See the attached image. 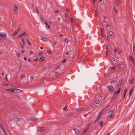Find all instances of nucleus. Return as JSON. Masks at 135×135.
Returning <instances> with one entry per match:
<instances>
[{"instance_id": "f257e3e1", "label": "nucleus", "mask_w": 135, "mask_h": 135, "mask_svg": "<svg viewBox=\"0 0 135 135\" xmlns=\"http://www.w3.org/2000/svg\"><path fill=\"white\" fill-rule=\"evenodd\" d=\"M123 83V79H121L119 82L118 85V89L117 91L115 92L111 98V99L116 98L120 92V88Z\"/></svg>"}, {"instance_id": "f03ea898", "label": "nucleus", "mask_w": 135, "mask_h": 135, "mask_svg": "<svg viewBox=\"0 0 135 135\" xmlns=\"http://www.w3.org/2000/svg\"><path fill=\"white\" fill-rule=\"evenodd\" d=\"M45 129L44 127H37V131L39 132H43L45 131Z\"/></svg>"}, {"instance_id": "7ed1b4c3", "label": "nucleus", "mask_w": 135, "mask_h": 135, "mask_svg": "<svg viewBox=\"0 0 135 135\" xmlns=\"http://www.w3.org/2000/svg\"><path fill=\"white\" fill-rule=\"evenodd\" d=\"M22 44L21 42H19V43L22 49H23L24 48V45L25 44V42L24 39L23 38L22 39Z\"/></svg>"}, {"instance_id": "20e7f679", "label": "nucleus", "mask_w": 135, "mask_h": 135, "mask_svg": "<svg viewBox=\"0 0 135 135\" xmlns=\"http://www.w3.org/2000/svg\"><path fill=\"white\" fill-rule=\"evenodd\" d=\"M14 13L15 15H16L18 12V8L17 6L15 5L14 7Z\"/></svg>"}, {"instance_id": "39448f33", "label": "nucleus", "mask_w": 135, "mask_h": 135, "mask_svg": "<svg viewBox=\"0 0 135 135\" xmlns=\"http://www.w3.org/2000/svg\"><path fill=\"white\" fill-rule=\"evenodd\" d=\"M21 29V28H18L12 34V36H13V35L15 36L18 33V32Z\"/></svg>"}, {"instance_id": "423d86ee", "label": "nucleus", "mask_w": 135, "mask_h": 135, "mask_svg": "<svg viewBox=\"0 0 135 135\" xmlns=\"http://www.w3.org/2000/svg\"><path fill=\"white\" fill-rule=\"evenodd\" d=\"M85 108H86V107H83L77 109L76 110V111L77 112H78V111H82L83 110H84L85 109Z\"/></svg>"}, {"instance_id": "0eeeda50", "label": "nucleus", "mask_w": 135, "mask_h": 135, "mask_svg": "<svg viewBox=\"0 0 135 135\" xmlns=\"http://www.w3.org/2000/svg\"><path fill=\"white\" fill-rule=\"evenodd\" d=\"M2 33H0V35L2 37L3 39L4 40H5L6 39V34H3V36H2Z\"/></svg>"}, {"instance_id": "6e6552de", "label": "nucleus", "mask_w": 135, "mask_h": 135, "mask_svg": "<svg viewBox=\"0 0 135 135\" xmlns=\"http://www.w3.org/2000/svg\"><path fill=\"white\" fill-rule=\"evenodd\" d=\"M45 58L44 56L41 57L39 60L38 61L39 62H41L42 61H44L45 60Z\"/></svg>"}, {"instance_id": "1a4fd4ad", "label": "nucleus", "mask_w": 135, "mask_h": 135, "mask_svg": "<svg viewBox=\"0 0 135 135\" xmlns=\"http://www.w3.org/2000/svg\"><path fill=\"white\" fill-rule=\"evenodd\" d=\"M109 89L110 91H112V92H113L114 91V88L112 86H108Z\"/></svg>"}, {"instance_id": "9d476101", "label": "nucleus", "mask_w": 135, "mask_h": 135, "mask_svg": "<svg viewBox=\"0 0 135 135\" xmlns=\"http://www.w3.org/2000/svg\"><path fill=\"white\" fill-rule=\"evenodd\" d=\"M129 59L130 60L132 61L133 64H134L135 63L133 58L131 55H130L129 56Z\"/></svg>"}, {"instance_id": "9b49d317", "label": "nucleus", "mask_w": 135, "mask_h": 135, "mask_svg": "<svg viewBox=\"0 0 135 135\" xmlns=\"http://www.w3.org/2000/svg\"><path fill=\"white\" fill-rule=\"evenodd\" d=\"M30 119L31 121H35L37 120V118L34 117L31 118Z\"/></svg>"}, {"instance_id": "f8f14e48", "label": "nucleus", "mask_w": 135, "mask_h": 135, "mask_svg": "<svg viewBox=\"0 0 135 135\" xmlns=\"http://www.w3.org/2000/svg\"><path fill=\"white\" fill-rule=\"evenodd\" d=\"M134 87H133L131 90L130 91V93H129V96H131L132 93L133 92V91L134 90Z\"/></svg>"}, {"instance_id": "ddd939ff", "label": "nucleus", "mask_w": 135, "mask_h": 135, "mask_svg": "<svg viewBox=\"0 0 135 135\" xmlns=\"http://www.w3.org/2000/svg\"><path fill=\"white\" fill-rule=\"evenodd\" d=\"M74 130L76 134H78L80 132V131L77 129L75 128L74 129Z\"/></svg>"}, {"instance_id": "4468645a", "label": "nucleus", "mask_w": 135, "mask_h": 135, "mask_svg": "<svg viewBox=\"0 0 135 135\" xmlns=\"http://www.w3.org/2000/svg\"><path fill=\"white\" fill-rule=\"evenodd\" d=\"M2 85L3 86H7V87L8 88H11V87H10L12 86L11 85H7L6 84H2Z\"/></svg>"}, {"instance_id": "2eb2a0df", "label": "nucleus", "mask_w": 135, "mask_h": 135, "mask_svg": "<svg viewBox=\"0 0 135 135\" xmlns=\"http://www.w3.org/2000/svg\"><path fill=\"white\" fill-rule=\"evenodd\" d=\"M41 38L42 40L45 42H46L47 41V39L44 37H41Z\"/></svg>"}, {"instance_id": "dca6fc26", "label": "nucleus", "mask_w": 135, "mask_h": 135, "mask_svg": "<svg viewBox=\"0 0 135 135\" xmlns=\"http://www.w3.org/2000/svg\"><path fill=\"white\" fill-rule=\"evenodd\" d=\"M100 117L98 115V117H97V119H96V120H95L94 122V124H95L97 122L98 120L100 118Z\"/></svg>"}, {"instance_id": "f3484780", "label": "nucleus", "mask_w": 135, "mask_h": 135, "mask_svg": "<svg viewBox=\"0 0 135 135\" xmlns=\"http://www.w3.org/2000/svg\"><path fill=\"white\" fill-rule=\"evenodd\" d=\"M68 106L66 105H65L64 107V108L63 109V110H65L66 111H67L68 110V109H67Z\"/></svg>"}, {"instance_id": "a211bd4d", "label": "nucleus", "mask_w": 135, "mask_h": 135, "mask_svg": "<svg viewBox=\"0 0 135 135\" xmlns=\"http://www.w3.org/2000/svg\"><path fill=\"white\" fill-rule=\"evenodd\" d=\"M109 33L110 35L112 36L113 37L114 36V34L113 32L112 31H110L109 32Z\"/></svg>"}, {"instance_id": "6ab92c4d", "label": "nucleus", "mask_w": 135, "mask_h": 135, "mask_svg": "<svg viewBox=\"0 0 135 135\" xmlns=\"http://www.w3.org/2000/svg\"><path fill=\"white\" fill-rule=\"evenodd\" d=\"M113 113V111L112 110H110L108 113V114L109 115V116L111 114H112Z\"/></svg>"}, {"instance_id": "aec40b11", "label": "nucleus", "mask_w": 135, "mask_h": 135, "mask_svg": "<svg viewBox=\"0 0 135 135\" xmlns=\"http://www.w3.org/2000/svg\"><path fill=\"white\" fill-rule=\"evenodd\" d=\"M114 10L115 12L117 14V13L118 11L115 7H114Z\"/></svg>"}, {"instance_id": "412c9836", "label": "nucleus", "mask_w": 135, "mask_h": 135, "mask_svg": "<svg viewBox=\"0 0 135 135\" xmlns=\"http://www.w3.org/2000/svg\"><path fill=\"white\" fill-rule=\"evenodd\" d=\"M22 64H21L19 66L18 69V72L20 71L21 70V67H22Z\"/></svg>"}, {"instance_id": "4be33fe9", "label": "nucleus", "mask_w": 135, "mask_h": 135, "mask_svg": "<svg viewBox=\"0 0 135 135\" xmlns=\"http://www.w3.org/2000/svg\"><path fill=\"white\" fill-rule=\"evenodd\" d=\"M0 128L2 130L4 128L3 127L2 124V123H1L0 122Z\"/></svg>"}, {"instance_id": "5701e85b", "label": "nucleus", "mask_w": 135, "mask_h": 135, "mask_svg": "<svg viewBox=\"0 0 135 135\" xmlns=\"http://www.w3.org/2000/svg\"><path fill=\"white\" fill-rule=\"evenodd\" d=\"M103 121H101L99 123L100 126L101 127H103Z\"/></svg>"}, {"instance_id": "b1692460", "label": "nucleus", "mask_w": 135, "mask_h": 135, "mask_svg": "<svg viewBox=\"0 0 135 135\" xmlns=\"http://www.w3.org/2000/svg\"><path fill=\"white\" fill-rule=\"evenodd\" d=\"M116 69V68L115 67H112L109 68V69L110 70H115Z\"/></svg>"}, {"instance_id": "393cba45", "label": "nucleus", "mask_w": 135, "mask_h": 135, "mask_svg": "<svg viewBox=\"0 0 135 135\" xmlns=\"http://www.w3.org/2000/svg\"><path fill=\"white\" fill-rule=\"evenodd\" d=\"M98 10L97 9H96L95 10V16H97V14H98Z\"/></svg>"}, {"instance_id": "a878e982", "label": "nucleus", "mask_w": 135, "mask_h": 135, "mask_svg": "<svg viewBox=\"0 0 135 135\" xmlns=\"http://www.w3.org/2000/svg\"><path fill=\"white\" fill-rule=\"evenodd\" d=\"M17 90V93H18L21 92V91H22V90H20L19 89H16Z\"/></svg>"}, {"instance_id": "bb28decb", "label": "nucleus", "mask_w": 135, "mask_h": 135, "mask_svg": "<svg viewBox=\"0 0 135 135\" xmlns=\"http://www.w3.org/2000/svg\"><path fill=\"white\" fill-rule=\"evenodd\" d=\"M6 90L7 91H9L11 92L12 91H12L13 89H6Z\"/></svg>"}, {"instance_id": "cd10ccee", "label": "nucleus", "mask_w": 135, "mask_h": 135, "mask_svg": "<svg viewBox=\"0 0 135 135\" xmlns=\"http://www.w3.org/2000/svg\"><path fill=\"white\" fill-rule=\"evenodd\" d=\"M36 11L37 13L39 14V12L38 11V9L36 7H35Z\"/></svg>"}, {"instance_id": "c85d7f7f", "label": "nucleus", "mask_w": 135, "mask_h": 135, "mask_svg": "<svg viewBox=\"0 0 135 135\" xmlns=\"http://www.w3.org/2000/svg\"><path fill=\"white\" fill-rule=\"evenodd\" d=\"M12 91V92L14 93H17V90L16 89H13Z\"/></svg>"}, {"instance_id": "c756f323", "label": "nucleus", "mask_w": 135, "mask_h": 135, "mask_svg": "<svg viewBox=\"0 0 135 135\" xmlns=\"http://www.w3.org/2000/svg\"><path fill=\"white\" fill-rule=\"evenodd\" d=\"M27 42L28 43V44L30 46H31V43L30 42V41H29V40H27Z\"/></svg>"}, {"instance_id": "7c9ffc66", "label": "nucleus", "mask_w": 135, "mask_h": 135, "mask_svg": "<svg viewBox=\"0 0 135 135\" xmlns=\"http://www.w3.org/2000/svg\"><path fill=\"white\" fill-rule=\"evenodd\" d=\"M55 75L57 77L59 75V73L58 72H56L55 74Z\"/></svg>"}, {"instance_id": "2f4dec72", "label": "nucleus", "mask_w": 135, "mask_h": 135, "mask_svg": "<svg viewBox=\"0 0 135 135\" xmlns=\"http://www.w3.org/2000/svg\"><path fill=\"white\" fill-rule=\"evenodd\" d=\"M15 119L16 121L17 122H19L20 121V119L19 118H15Z\"/></svg>"}, {"instance_id": "473e14b6", "label": "nucleus", "mask_w": 135, "mask_h": 135, "mask_svg": "<svg viewBox=\"0 0 135 135\" xmlns=\"http://www.w3.org/2000/svg\"><path fill=\"white\" fill-rule=\"evenodd\" d=\"M72 114L71 113H68L66 115V116H70L71 114Z\"/></svg>"}, {"instance_id": "72a5a7b5", "label": "nucleus", "mask_w": 135, "mask_h": 135, "mask_svg": "<svg viewBox=\"0 0 135 135\" xmlns=\"http://www.w3.org/2000/svg\"><path fill=\"white\" fill-rule=\"evenodd\" d=\"M127 91V89H125L124 91V94H126V92Z\"/></svg>"}, {"instance_id": "f704fd0d", "label": "nucleus", "mask_w": 135, "mask_h": 135, "mask_svg": "<svg viewBox=\"0 0 135 135\" xmlns=\"http://www.w3.org/2000/svg\"><path fill=\"white\" fill-rule=\"evenodd\" d=\"M100 29H101V34H103L104 29L103 28H101Z\"/></svg>"}, {"instance_id": "c9c22d12", "label": "nucleus", "mask_w": 135, "mask_h": 135, "mask_svg": "<svg viewBox=\"0 0 135 135\" xmlns=\"http://www.w3.org/2000/svg\"><path fill=\"white\" fill-rule=\"evenodd\" d=\"M103 109L101 111L100 113L99 114L98 116H99L100 117L101 114H102L103 112H104V111H103Z\"/></svg>"}, {"instance_id": "e433bc0d", "label": "nucleus", "mask_w": 135, "mask_h": 135, "mask_svg": "<svg viewBox=\"0 0 135 135\" xmlns=\"http://www.w3.org/2000/svg\"><path fill=\"white\" fill-rule=\"evenodd\" d=\"M109 105H107L103 109V111H104L107 107H109Z\"/></svg>"}, {"instance_id": "4c0bfd02", "label": "nucleus", "mask_w": 135, "mask_h": 135, "mask_svg": "<svg viewBox=\"0 0 135 135\" xmlns=\"http://www.w3.org/2000/svg\"><path fill=\"white\" fill-rule=\"evenodd\" d=\"M109 116L110 117V118H113L114 117V115L113 114H111V115H110Z\"/></svg>"}, {"instance_id": "58836bf2", "label": "nucleus", "mask_w": 135, "mask_h": 135, "mask_svg": "<svg viewBox=\"0 0 135 135\" xmlns=\"http://www.w3.org/2000/svg\"><path fill=\"white\" fill-rule=\"evenodd\" d=\"M109 45H107L106 47V49H107V50L109 51Z\"/></svg>"}, {"instance_id": "ea45409f", "label": "nucleus", "mask_w": 135, "mask_h": 135, "mask_svg": "<svg viewBox=\"0 0 135 135\" xmlns=\"http://www.w3.org/2000/svg\"><path fill=\"white\" fill-rule=\"evenodd\" d=\"M33 78L32 76H31L30 78V81L31 82L33 80Z\"/></svg>"}, {"instance_id": "a19ab883", "label": "nucleus", "mask_w": 135, "mask_h": 135, "mask_svg": "<svg viewBox=\"0 0 135 135\" xmlns=\"http://www.w3.org/2000/svg\"><path fill=\"white\" fill-rule=\"evenodd\" d=\"M69 41V40H68V39L67 38H66L65 39V41L66 42H68Z\"/></svg>"}, {"instance_id": "79ce46f5", "label": "nucleus", "mask_w": 135, "mask_h": 135, "mask_svg": "<svg viewBox=\"0 0 135 135\" xmlns=\"http://www.w3.org/2000/svg\"><path fill=\"white\" fill-rule=\"evenodd\" d=\"M100 103V101L99 100H97L96 102V103L97 104H98Z\"/></svg>"}, {"instance_id": "37998d69", "label": "nucleus", "mask_w": 135, "mask_h": 135, "mask_svg": "<svg viewBox=\"0 0 135 135\" xmlns=\"http://www.w3.org/2000/svg\"><path fill=\"white\" fill-rule=\"evenodd\" d=\"M23 34H21V35H20L18 37V38H19V37H20L22 36H23Z\"/></svg>"}, {"instance_id": "c03bdc74", "label": "nucleus", "mask_w": 135, "mask_h": 135, "mask_svg": "<svg viewBox=\"0 0 135 135\" xmlns=\"http://www.w3.org/2000/svg\"><path fill=\"white\" fill-rule=\"evenodd\" d=\"M2 131L4 132V133H6V132L5 130V129L4 128L2 130Z\"/></svg>"}, {"instance_id": "a18cd8bd", "label": "nucleus", "mask_w": 135, "mask_h": 135, "mask_svg": "<svg viewBox=\"0 0 135 135\" xmlns=\"http://www.w3.org/2000/svg\"><path fill=\"white\" fill-rule=\"evenodd\" d=\"M2 131L4 132V133H6V132L5 130V129L4 128L2 130Z\"/></svg>"}, {"instance_id": "49530a36", "label": "nucleus", "mask_w": 135, "mask_h": 135, "mask_svg": "<svg viewBox=\"0 0 135 135\" xmlns=\"http://www.w3.org/2000/svg\"><path fill=\"white\" fill-rule=\"evenodd\" d=\"M133 49H134L135 47V44L134 43H133Z\"/></svg>"}, {"instance_id": "de8ad7c7", "label": "nucleus", "mask_w": 135, "mask_h": 135, "mask_svg": "<svg viewBox=\"0 0 135 135\" xmlns=\"http://www.w3.org/2000/svg\"><path fill=\"white\" fill-rule=\"evenodd\" d=\"M47 68L45 67H44L42 69V70L43 71H45L46 70Z\"/></svg>"}, {"instance_id": "09e8293b", "label": "nucleus", "mask_w": 135, "mask_h": 135, "mask_svg": "<svg viewBox=\"0 0 135 135\" xmlns=\"http://www.w3.org/2000/svg\"><path fill=\"white\" fill-rule=\"evenodd\" d=\"M87 131H86L85 130H84L83 132L82 133H83L84 134Z\"/></svg>"}, {"instance_id": "8fccbe9b", "label": "nucleus", "mask_w": 135, "mask_h": 135, "mask_svg": "<svg viewBox=\"0 0 135 135\" xmlns=\"http://www.w3.org/2000/svg\"><path fill=\"white\" fill-rule=\"evenodd\" d=\"M109 51L107 50L106 51V55L107 56L108 55Z\"/></svg>"}, {"instance_id": "3c124183", "label": "nucleus", "mask_w": 135, "mask_h": 135, "mask_svg": "<svg viewBox=\"0 0 135 135\" xmlns=\"http://www.w3.org/2000/svg\"><path fill=\"white\" fill-rule=\"evenodd\" d=\"M55 12L56 13H58L59 12V11L57 10H56L55 11Z\"/></svg>"}, {"instance_id": "603ef678", "label": "nucleus", "mask_w": 135, "mask_h": 135, "mask_svg": "<svg viewBox=\"0 0 135 135\" xmlns=\"http://www.w3.org/2000/svg\"><path fill=\"white\" fill-rule=\"evenodd\" d=\"M70 21H71V22H72V23H73V20L71 18H70Z\"/></svg>"}, {"instance_id": "864d4df0", "label": "nucleus", "mask_w": 135, "mask_h": 135, "mask_svg": "<svg viewBox=\"0 0 135 135\" xmlns=\"http://www.w3.org/2000/svg\"><path fill=\"white\" fill-rule=\"evenodd\" d=\"M132 80L131 79H130L129 80V83H131L132 84Z\"/></svg>"}, {"instance_id": "5fc2aeb1", "label": "nucleus", "mask_w": 135, "mask_h": 135, "mask_svg": "<svg viewBox=\"0 0 135 135\" xmlns=\"http://www.w3.org/2000/svg\"><path fill=\"white\" fill-rule=\"evenodd\" d=\"M106 26L107 27H110V25L109 24H108Z\"/></svg>"}, {"instance_id": "6e6d98bb", "label": "nucleus", "mask_w": 135, "mask_h": 135, "mask_svg": "<svg viewBox=\"0 0 135 135\" xmlns=\"http://www.w3.org/2000/svg\"><path fill=\"white\" fill-rule=\"evenodd\" d=\"M47 52L48 54H51V51H50V50L48 51H47Z\"/></svg>"}, {"instance_id": "4d7b16f0", "label": "nucleus", "mask_w": 135, "mask_h": 135, "mask_svg": "<svg viewBox=\"0 0 135 135\" xmlns=\"http://www.w3.org/2000/svg\"><path fill=\"white\" fill-rule=\"evenodd\" d=\"M40 18L42 21H44V20L42 17H40Z\"/></svg>"}, {"instance_id": "13d9d810", "label": "nucleus", "mask_w": 135, "mask_h": 135, "mask_svg": "<svg viewBox=\"0 0 135 135\" xmlns=\"http://www.w3.org/2000/svg\"><path fill=\"white\" fill-rule=\"evenodd\" d=\"M96 0H93V4L94 5L95 3Z\"/></svg>"}, {"instance_id": "bf43d9fd", "label": "nucleus", "mask_w": 135, "mask_h": 135, "mask_svg": "<svg viewBox=\"0 0 135 135\" xmlns=\"http://www.w3.org/2000/svg\"><path fill=\"white\" fill-rule=\"evenodd\" d=\"M25 77V75H23L22 76L21 78H24Z\"/></svg>"}, {"instance_id": "052dcab7", "label": "nucleus", "mask_w": 135, "mask_h": 135, "mask_svg": "<svg viewBox=\"0 0 135 135\" xmlns=\"http://www.w3.org/2000/svg\"><path fill=\"white\" fill-rule=\"evenodd\" d=\"M107 38L108 40H109V36H107Z\"/></svg>"}, {"instance_id": "680f3d73", "label": "nucleus", "mask_w": 135, "mask_h": 135, "mask_svg": "<svg viewBox=\"0 0 135 135\" xmlns=\"http://www.w3.org/2000/svg\"><path fill=\"white\" fill-rule=\"evenodd\" d=\"M117 50H118V49L116 47L115 48V49H114V51H117Z\"/></svg>"}, {"instance_id": "e2e57ef3", "label": "nucleus", "mask_w": 135, "mask_h": 135, "mask_svg": "<svg viewBox=\"0 0 135 135\" xmlns=\"http://www.w3.org/2000/svg\"><path fill=\"white\" fill-rule=\"evenodd\" d=\"M17 56L19 57H20V54L19 53H17Z\"/></svg>"}, {"instance_id": "0e129e2a", "label": "nucleus", "mask_w": 135, "mask_h": 135, "mask_svg": "<svg viewBox=\"0 0 135 135\" xmlns=\"http://www.w3.org/2000/svg\"><path fill=\"white\" fill-rule=\"evenodd\" d=\"M88 128H88L87 127H86L85 130L86 131H87L88 129Z\"/></svg>"}, {"instance_id": "69168bd1", "label": "nucleus", "mask_w": 135, "mask_h": 135, "mask_svg": "<svg viewBox=\"0 0 135 135\" xmlns=\"http://www.w3.org/2000/svg\"><path fill=\"white\" fill-rule=\"evenodd\" d=\"M47 26L48 28H50V26L48 24L47 25Z\"/></svg>"}, {"instance_id": "338daca9", "label": "nucleus", "mask_w": 135, "mask_h": 135, "mask_svg": "<svg viewBox=\"0 0 135 135\" xmlns=\"http://www.w3.org/2000/svg\"><path fill=\"white\" fill-rule=\"evenodd\" d=\"M66 61V59H65L62 61V63H64Z\"/></svg>"}, {"instance_id": "774afa93", "label": "nucleus", "mask_w": 135, "mask_h": 135, "mask_svg": "<svg viewBox=\"0 0 135 135\" xmlns=\"http://www.w3.org/2000/svg\"><path fill=\"white\" fill-rule=\"evenodd\" d=\"M25 36L26 37H27L28 36V35L27 34H25Z\"/></svg>"}]
</instances>
